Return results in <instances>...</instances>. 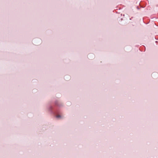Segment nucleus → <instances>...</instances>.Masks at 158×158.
I'll return each mask as SVG.
<instances>
[{"label": "nucleus", "instance_id": "nucleus-1", "mask_svg": "<svg viewBox=\"0 0 158 158\" xmlns=\"http://www.w3.org/2000/svg\"><path fill=\"white\" fill-rule=\"evenodd\" d=\"M56 117L57 118H59L60 117V116L59 115H57L56 116Z\"/></svg>", "mask_w": 158, "mask_h": 158}]
</instances>
